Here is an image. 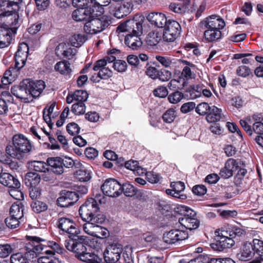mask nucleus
Returning a JSON list of instances; mask_svg holds the SVG:
<instances>
[{"mask_svg":"<svg viewBox=\"0 0 263 263\" xmlns=\"http://www.w3.org/2000/svg\"><path fill=\"white\" fill-rule=\"evenodd\" d=\"M27 240H30L26 243L25 252H18L11 255V263H29V261H33V259L38 257L39 254L47 248L45 245L41 243L45 240L37 236H26Z\"/></svg>","mask_w":263,"mask_h":263,"instance_id":"1","label":"nucleus"},{"mask_svg":"<svg viewBox=\"0 0 263 263\" xmlns=\"http://www.w3.org/2000/svg\"><path fill=\"white\" fill-rule=\"evenodd\" d=\"M216 242L211 245L212 248L216 251H222L224 249L231 248L238 241L237 237L245 234L242 229L233 226H229L226 230H221V232L216 231Z\"/></svg>","mask_w":263,"mask_h":263,"instance_id":"2","label":"nucleus"},{"mask_svg":"<svg viewBox=\"0 0 263 263\" xmlns=\"http://www.w3.org/2000/svg\"><path fill=\"white\" fill-rule=\"evenodd\" d=\"M30 141L22 134H16L12 143L6 147V152L12 158L21 160L26 157L32 149Z\"/></svg>","mask_w":263,"mask_h":263,"instance_id":"3","label":"nucleus"},{"mask_svg":"<svg viewBox=\"0 0 263 263\" xmlns=\"http://www.w3.org/2000/svg\"><path fill=\"white\" fill-rule=\"evenodd\" d=\"M15 18H11L10 16L4 17L0 23V48H3L9 46L11 43L13 36L16 34L20 27L19 16L14 15Z\"/></svg>","mask_w":263,"mask_h":263,"instance_id":"4","label":"nucleus"},{"mask_svg":"<svg viewBox=\"0 0 263 263\" xmlns=\"http://www.w3.org/2000/svg\"><path fill=\"white\" fill-rule=\"evenodd\" d=\"M105 197L103 195L97 194L94 198H87L79 210V215L84 221L90 222L93 216L99 212V203H105Z\"/></svg>","mask_w":263,"mask_h":263,"instance_id":"5","label":"nucleus"},{"mask_svg":"<svg viewBox=\"0 0 263 263\" xmlns=\"http://www.w3.org/2000/svg\"><path fill=\"white\" fill-rule=\"evenodd\" d=\"M241 259L249 260L255 256L256 258L263 261V240L254 238L251 242H245L240 251Z\"/></svg>","mask_w":263,"mask_h":263,"instance_id":"6","label":"nucleus"},{"mask_svg":"<svg viewBox=\"0 0 263 263\" xmlns=\"http://www.w3.org/2000/svg\"><path fill=\"white\" fill-rule=\"evenodd\" d=\"M176 212L182 215L178 221L186 229L195 230L199 227L200 220L197 218L196 211L188 206L181 205L177 208Z\"/></svg>","mask_w":263,"mask_h":263,"instance_id":"7","label":"nucleus"},{"mask_svg":"<svg viewBox=\"0 0 263 263\" xmlns=\"http://www.w3.org/2000/svg\"><path fill=\"white\" fill-rule=\"evenodd\" d=\"M97 15L89 18L84 25V31L87 34H96L100 33L108 27L111 24L108 16L103 15L97 17Z\"/></svg>","mask_w":263,"mask_h":263,"instance_id":"8","label":"nucleus"},{"mask_svg":"<svg viewBox=\"0 0 263 263\" xmlns=\"http://www.w3.org/2000/svg\"><path fill=\"white\" fill-rule=\"evenodd\" d=\"M144 21L145 17L143 15L136 14L133 18L121 23L117 27V31L120 32L143 33V24Z\"/></svg>","mask_w":263,"mask_h":263,"instance_id":"9","label":"nucleus"},{"mask_svg":"<svg viewBox=\"0 0 263 263\" xmlns=\"http://www.w3.org/2000/svg\"><path fill=\"white\" fill-rule=\"evenodd\" d=\"M55 226L59 229L61 234L64 235L68 238L76 236L75 235L81 233L79 226L72 219L62 217L59 218L55 223Z\"/></svg>","mask_w":263,"mask_h":263,"instance_id":"10","label":"nucleus"},{"mask_svg":"<svg viewBox=\"0 0 263 263\" xmlns=\"http://www.w3.org/2000/svg\"><path fill=\"white\" fill-rule=\"evenodd\" d=\"M75 235L76 236L70 237L65 241V246L68 250L76 253L77 257L78 255L87 251L88 241L84 236L80 234Z\"/></svg>","mask_w":263,"mask_h":263,"instance_id":"11","label":"nucleus"},{"mask_svg":"<svg viewBox=\"0 0 263 263\" xmlns=\"http://www.w3.org/2000/svg\"><path fill=\"white\" fill-rule=\"evenodd\" d=\"M22 2L23 0H0V21L4 17L10 16L13 20L15 14L19 16L18 12Z\"/></svg>","mask_w":263,"mask_h":263,"instance_id":"12","label":"nucleus"},{"mask_svg":"<svg viewBox=\"0 0 263 263\" xmlns=\"http://www.w3.org/2000/svg\"><path fill=\"white\" fill-rule=\"evenodd\" d=\"M163 28L162 39L167 42H174L179 36L181 31L179 23L172 19H168Z\"/></svg>","mask_w":263,"mask_h":263,"instance_id":"13","label":"nucleus"},{"mask_svg":"<svg viewBox=\"0 0 263 263\" xmlns=\"http://www.w3.org/2000/svg\"><path fill=\"white\" fill-rule=\"evenodd\" d=\"M121 184L116 179L108 178L101 186L104 195L108 197H117L121 194Z\"/></svg>","mask_w":263,"mask_h":263,"instance_id":"14","label":"nucleus"},{"mask_svg":"<svg viewBox=\"0 0 263 263\" xmlns=\"http://www.w3.org/2000/svg\"><path fill=\"white\" fill-rule=\"evenodd\" d=\"M240 159L229 158L225 162L224 166L220 170L219 175L224 179H229L232 177L240 167Z\"/></svg>","mask_w":263,"mask_h":263,"instance_id":"15","label":"nucleus"},{"mask_svg":"<svg viewBox=\"0 0 263 263\" xmlns=\"http://www.w3.org/2000/svg\"><path fill=\"white\" fill-rule=\"evenodd\" d=\"M77 9L72 13L73 19L77 22L87 21L89 18L97 15L93 8L90 7H77Z\"/></svg>","mask_w":263,"mask_h":263,"instance_id":"16","label":"nucleus"},{"mask_svg":"<svg viewBox=\"0 0 263 263\" xmlns=\"http://www.w3.org/2000/svg\"><path fill=\"white\" fill-rule=\"evenodd\" d=\"M41 180L46 182L48 184L49 181V174L40 175L36 173L29 172L25 175L24 179V183L28 188L37 186Z\"/></svg>","mask_w":263,"mask_h":263,"instance_id":"17","label":"nucleus"},{"mask_svg":"<svg viewBox=\"0 0 263 263\" xmlns=\"http://www.w3.org/2000/svg\"><path fill=\"white\" fill-rule=\"evenodd\" d=\"M188 233L184 230L173 229L163 234V239L167 244H174L176 242L187 239Z\"/></svg>","mask_w":263,"mask_h":263,"instance_id":"18","label":"nucleus"},{"mask_svg":"<svg viewBox=\"0 0 263 263\" xmlns=\"http://www.w3.org/2000/svg\"><path fill=\"white\" fill-rule=\"evenodd\" d=\"M23 83L24 87H28L29 95L35 98L40 96L46 86L45 82L41 80L33 81L27 79V81Z\"/></svg>","mask_w":263,"mask_h":263,"instance_id":"19","label":"nucleus"},{"mask_svg":"<svg viewBox=\"0 0 263 263\" xmlns=\"http://www.w3.org/2000/svg\"><path fill=\"white\" fill-rule=\"evenodd\" d=\"M0 183L11 189V191L21 192V183L18 179L10 173L3 172L0 175Z\"/></svg>","mask_w":263,"mask_h":263,"instance_id":"20","label":"nucleus"},{"mask_svg":"<svg viewBox=\"0 0 263 263\" xmlns=\"http://www.w3.org/2000/svg\"><path fill=\"white\" fill-rule=\"evenodd\" d=\"M61 196L57 199V205L62 208H67L73 205L78 201V196L72 191L63 190Z\"/></svg>","mask_w":263,"mask_h":263,"instance_id":"21","label":"nucleus"},{"mask_svg":"<svg viewBox=\"0 0 263 263\" xmlns=\"http://www.w3.org/2000/svg\"><path fill=\"white\" fill-rule=\"evenodd\" d=\"M206 29L221 30L226 26L224 21L217 15H212L201 22Z\"/></svg>","mask_w":263,"mask_h":263,"instance_id":"22","label":"nucleus"},{"mask_svg":"<svg viewBox=\"0 0 263 263\" xmlns=\"http://www.w3.org/2000/svg\"><path fill=\"white\" fill-rule=\"evenodd\" d=\"M133 6L132 0H124L115 7L113 10L114 16L117 18H121L127 15L131 12Z\"/></svg>","mask_w":263,"mask_h":263,"instance_id":"23","label":"nucleus"},{"mask_svg":"<svg viewBox=\"0 0 263 263\" xmlns=\"http://www.w3.org/2000/svg\"><path fill=\"white\" fill-rule=\"evenodd\" d=\"M28 57V51L26 52L18 50L16 52L14 59V65L12 64L9 67V72H17L22 68L25 65Z\"/></svg>","mask_w":263,"mask_h":263,"instance_id":"24","label":"nucleus"},{"mask_svg":"<svg viewBox=\"0 0 263 263\" xmlns=\"http://www.w3.org/2000/svg\"><path fill=\"white\" fill-rule=\"evenodd\" d=\"M146 18L152 25L159 28H163L168 20L166 15L161 12H151L147 15Z\"/></svg>","mask_w":263,"mask_h":263,"instance_id":"25","label":"nucleus"},{"mask_svg":"<svg viewBox=\"0 0 263 263\" xmlns=\"http://www.w3.org/2000/svg\"><path fill=\"white\" fill-rule=\"evenodd\" d=\"M142 33H129L125 35L124 43L125 45L133 50H137L142 45L140 36Z\"/></svg>","mask_w":263,"mask_h":263,"instance_id":"26","label":"nucleus"},{"mask_svg":"<svg viewBox=\"0 0 263 263\" xmlns=\"http://www.w3.org/2000/svg\"><path fill=\"white\" fill-rule=\"evenodd\" d=\"M89 96L87 91L84 90H76L74 91H69L66 97V102L71 103L73 101L76 102L85 103Z\"/></svg>","mask_w":263,"mask_h":263,"instance_id":"27","label":"nucleus"},{"mask_svg":"<svg viewBox=\"0 0 263 263\" xmlns=\"http://www.w3.org/2000/svg\"><path fill=\"white\" fill-rule=\"evenodd\" d=\"M121 194L123 193L126 197H134L135 199H141L142 193L141 191L138 190L134 185L129 183H125L121 184Z\"/></svg>","mask_w":263,"mask_h":263,"instance_id":"28","label":"nucleus"},{"mask_svg":"<svg viewBox=\"0 0 263 263\" xmlns=\"http://www.w3.org/2000/svg\"><path fill=\"white\" fill-rule=\"evenodd\" d=\"M70 65L68 61L63 60L55 64L54 69L55 71L58 73L65 77L70 78L72 73V70L70 67Z\"/></svg>","mask_w":263,"mask_h":263,"instance_id":"29","label":"nucleus"},{"mask_svg":"<svg viewBox=\"0 0 263 263\" xmlns=\"http://www.w3.org/2000/svg\"><path fill=\"white\" fill-rule=\"evenodd\" d=\"M224 116L222 109L213 105L205 117L206 120L209 123H216L220 121Z\"/></svg>","mask_w":263,"mask_h":263,"instance_id":"30","label":"nucleus"},{"mask_svg":"<svg viewBox=\"0 0 263 263\" xmlns=\"http://www.w3.org/2000/svg\"><path fill=\"white\" fill-rule=\"evenodd\" d=\"M30 132L34 138H37L41 144L47 148H49V143L47 142V139L49 140V132H46L43 133L41 130H37L34 126H32Z\"/></svg>","mask_w":263,"mask_h":263,"instance_id":"31","label":"nucleus"},{"mask_svg":"<svg viewBox=\"0 0 263 263\" xmlns=\"http://www.w3.org/2000/svg\"><path fill=\"white\" fill-rule=\"evenodd\" d=\"M63 158L61 157H50V173L57 175L64 173Z\"/></svg>","mask_w":263,"mask_h":263,"instance_id":"32","label":"nucleus"},{"mask_svg":"<svg viewBox=\"0 0 263 263\" xmlns=\"http://www.w3.org/2000/svg\"><path fill=\"white\" fill-rule=\"evenodd\" d=\"M25 81H27V79L23 80L18 86L12 87L11 89L12 94L16 98L21 99H26L27 97L29 95L28 87H26L23 86Z\"/></svg>","mask_w":263,"mask_h":263,"instance_id":"33","label":"nucleus"},{"mask_svg":"<svg viewBox=\"0 0 263 263\" xmlns=\"http://www.w3.org/2000/svg\"><path fill=\"white\" fill-rule=\"evenodd\" d=\"M222 38L220 30L206 29L204 32V39L206 43H213L219 41Z\"/></svg>","mask_w":263,"mask_h":263,"instance_id":"34","label":"nucleus"},{"mask_svg":"<svg viewBox=\"0 0 263 263\" xmlns=\"http://www.w3.org/2000/svg\"><path fill=\"white\" fill-rule=\"evenodd\" d=\"M77 258L86 263H104L102 258L94 253L84 252L78 255Z\"/></svg>","mask_w":263,"mask_h":263,"instance_id":"35","label":"nucleus"},{"mask_svg":"<svg viewBox=\"0 0 263 263\" xmlns=\"http://www.w3.org/2000/svg\"><path fill=\"white\" fill-rule=\"evenodd\" d=\"M49 30V22H45L39 24H32L28 28V32L31 35H34L41 31L43 34L47 33Z\"/></svg>","mask_w":263,"mask_h":263,"instance_id":"36","label":"nucleus"},{"mask_svg":"<svg viewBox=\"0 0 263 263\" xmlns=\"http://www.w3.org/2000/svg\"><path fill=\"white\" fill-rule=\"evenodd\" d=\"M31 168L35 172L46 174L49 171V157L46 159V162L41 161H34L30 164Z\"/></svg>","mask_w":263,"mask_h":263,"instance_id":"37","label":"nucleus"},{"mask_svg":"<svg viewBox=\"0 0 263 263\" xmlns=\"http://www.w3.org/2000/svg\"><path fill=\"white\" fill-rule=\"evenodd\" d=\"M94 231H90L91 236L99 239H105L108 238L110 233L107 229L104 227L96 224Z\"/></svg>","mask_w":263,"mask_h":263,"instance_id":"38","label":"nucleus"},{"mask_svg":"<svg viewBox=\"0 0 263 263\" xmlns=\"http://www.w3.org/2000/svg\"><path fill=\"white\" fill-rule=\"evenodd\" d=\"M24 205L22 202H15L10 207V215L21 219L24 216Z\"/></svg>","mask_w":263,"mask_h":263,"instance_id":"39","label":"nucleus"},{"mask_svg":"<svg viewBox=\"0 0 263 263\" xmlns=\"http://www.w3.org/2000/svg\"><path fill=\"white\" fill-rule=\"evenodd\" d=\"M124 166L126 168L136 172L139 175L144 173L143 168L139 165V162L136 160H130L125 161Z\"/></svg>","mask_w":263,"mask_h":263,"instance_id":"40","label":"nucleus"},{"mask_svg":"<svg viewBox=\"0 0 263 263\" xmlns=\"http://www.w3.org/2000/svg\"><path fill=\"white\" fill-rule=\"evenodd\" d=\"M120 254L112 253L111 251L105 250L103 253L104 261L106 263H116L120 258Z\"/></svg>","mask_w":263,"mask_h":263,"instance_id":"41","label":"nucleus"},{"mask_svg":"<svg viewBox=\"0 0 263 263\" xmlns=\"http://www.w3.org/2000/svg\"><path fill=\"white\" fill-rule=\"evenodd\" d=\"M247 170L243 167H240L237 171L234 177V183L237 186H240L247 174Z\"/></svg>","mask_w":263,"mask_h":263,"instance_id":"42","label":"nucleus"},{"mask_svg":"<svg viewBox=\"0 0 263 263\" xmlns=\"http://www.w3.org/2000/svg\"><path fill=\"white\" fill-rule=\"evenodd\" d=\"M76 178L80 181L86 182L89 181L91 178L90 172L87 170L80 169L75 173Z\"/></svg>","mask_w":263,"mask_h":263,"instance_id":"43","label":"nucleus"},{"mask_svg":"<svg viewBox=\"0 0 263 263\" xmlns=\"http://www.w3.org/2000/svg\"><path fill=\"white\" fill-rule=\"evenodd\" d=\"M49 55L46 52V54L42 61L41 66L39 69V72L42 75L49 73Z\"/></svg>","mask_w":263,"mask_h":263,"instance_id":"44","label":"nucleus"},{"mask_svg":"<svg viewBox=\"0 0 263 263\" xmlns=\"http://www.w3.org/2000/svg\"><path fill=\"white\" fill-rule=\"evenodd\" d=\"M31 206L32 210L37 213L45 211L48 208L46 203L37 200L32 201Z\"/></svg>","mask_w":263,"mask_h":263,"instance_id":"45","label":"nucleus"},{"mask_svg":"<svg viewBox=\"0 0 263 263\" xmlns=\"http://www.w3.org/2000/svg\"><path fill=\"white\" fill-rule=\"evenodd\" d=\"M182 63L186 66L182 69L181 76L186 79L191 78L192 71L190 67H194L195 65L190 62L184 60H182Z\"/></svg>","mask_w":263,"mask_h":263,"instance_id":"46","label":"nucleus"},{"mask_svg":"<svg viewBox=\"0 0 263 263\" xmlns=\"http://www.w3.org/2000/svg\"><path fill=\"white\" fill-rule=\"evenodd\" d=\"M66 252L65 249L58 243L53 241H50V257L54 255L55 253L63 255Z\"/></svg>","mask_w":263,"mask_h":263,"instance_id":"47","label":"nucleus"},{"mask_svg":"<svg viewBox=\"0 0 263 263\" xmlns=\"http://www.w3.org/2000/svg\"><path fill=\"white\" fill-rule=\"evenodd\" d=\"M86 110V105L85 103L76 102L71 106V111L75 115H83Z\"/></svg>","mask_w":263,"mask_h":263,"instance_id":"48","label":"nucleus"},{"mask_svg":"<svg viewBox=\"0 0 263 263\" xmlns=\"http://www.w3.org/2000/svg\"><path fill=\"white\" fill-rule=\"evenodd\" d=\"M184 98H185L184 94L178 90H176L168 95V100L170 103L176 104Z\"/></svg>","mask_w":263,"mask_h":263,"instance_id":"49","label":"nucleus"},{"mask_svg":"<svg viewBox=\"0 0 263 263\" xmlns=\"http://www.w3.org/2000/svg\"><path fill=\"white\" fill-rule=\"evenodd\" d=\"M110 3V0H90L89 6L93 8L97 13L101 6H107Z\"/></svg>","mask_w":263,"mask_h":263,"instance_id":"50","label":"nucleus"},{"mask_svg":"<svg viewBox=\"0 0 263 263\" xmlns=\"http://www.w3.org/2000/svg\"><path fill=\"white\" fill-rule=\"evenodd\" d=\"M211 107L206 102H202L199 103L196 107H195L196 112L200 115H206L209 113Z\"/></svg>","mask_w":263,"mask_h":263,"instance_id":"51","label":"nucleus"},{"mask_svg":"<svg viewBox=\"0 0 263 263\" xmlns=\"http://www.w3.org/2000/svg\"><path fill=\"white\" fill-rule=\"evenodd\" d=\"M163 121L167 123H171L174 121L176 118L175 110L173 108L167 109L162 115Z\"/></svg>","mask_w":263,"mask_h":263,"instance_id":"52","label":"nucleus"},{"mask_svg":"<svg viewBox=\"0 0 263 263\" xmlns=\"http://www.w3.org/2000/svg\"><path fill=\"white\" fill-rule=\"evenodd\" d=\"M20 218L17 217L11 216L7 217L5 220L6 226L11 229L17 228L20 224Z\"/></svg>","mask_w":263,"mask_h":263,"instance_id":"53","label":"nucleus"},{"mask_svg":"<svg viewBox=\"0 0 263 263\" xmlns=\"http://www.w3.org/2000/svg\"><path fill=\"white\" fill-rule=\"evenodd\" d=\"M170 186L174 190L175 193L178 196L180 195L181 192L184 190L185 187L184 183L181 181L172 182Z\"/></svg>","mask_w":263,"mask_h":263,"instance_id":"54","label":"nucleus"},{"mask_svg":"<svg viewBox=\"0 0 263 263\" xmlns=\"http://www.w3.org/2000/svg\"><path fill=\"white\" fill-rule=\"evenodd\" d=\"M80 126L75 122L69 123L66 125V130L71 136L78 135L80 133Z\"/></svg>","mask_w":263,"mask_h":263,"instance_id":"55","label":"nucleus"},{"mask_svg":"<svg viewBox=\"0 0 263 263\" xmlns=\"http://www.w3.org/2000/svg\"><path fill=\"white\" fill-rule=\"evenodd\" d=\"M193 193L198 196H202L207 192L206 187L203 184H196L192 187Z\"/></svg>","mask_w":263,"mask_h":263,"instance_id":"56","label":"nucleus"},{"mask_svg":"<svg viewBox=\"0 0 263 263\" xmlns=\"http://www.w3.org/2000/svg\"><path fill=\"white\" fill-rule=\"evenodd\" d=\"M252 138L256 135H263V123L261 121L255 122L252 125Z\"/></svg>","mask_w":263,"mask_h":263,"instance_id":"57","label":"nucleus"},{"mask_svg":"<svg viewBox=\"0 0 263 263\" xmlns=\"http://www.w3.org/2000/svg\"><path fill=\"white\" fill-rule=\"evenodd\" d=\"M184 96L185 98L190 99H195L201 97V95L199 91H195V88H192V86H191L186 89Z\"/></svg>","mask_w":263,"mask_h":263,"instance_id":"58","label":"nucleus"},{"mask_svg":"<svg viewBox=\"0 0 263 263\" xmlns=\"http://www.w3.org/2000/svg\"><path fill=\"white\" fill-rule=\"evenodd\" d=\"M251 73L250 68L247 66H239L236 69V74L238 76L242 78H246L248 77Z\"/></svg>","mask_w":263,"mask_h":263,"instance_id":"59","label":"nucleus"},{"mask_svg":"<svg viewBox=\"0 0 263 263\" xmlns=\"http://www.w3.org/2000/svg\"><path fill=\"white\" fill-rule=\"evenodd\" d=\"M112 67L117 71L122 72L126 70L127 64L123 60H118L114 63Z\"/></svg>","mask_w":263,"mask_h":263,"instance_id":"60","label":"nucleus"},{"mask_svg":"<svg viewBox=\"0 0 263 263\" xmlns=\"http://www.w3.org/2000/svg\"><path fill=\"white\" fill-rule=\"evenodd\" d=\"M153 93L156 97L163 98L168 95V90L166 87L160 86L154 90Z\"/></svg>","mask_w":263,"mask_h":263,"instance_id":"61","label":"nucleus"},{"mask_svg":"<svg viewBox=\"0 0 263 263\" xmlns=\"http://www.w3.org/2000/svg\"><path fill=\"white\" fill-rule=\"evenodd\" d=\"M12 251L11 246L9 244L0 245V257L5 258Z\"/></svg>","mask_w":263,"mask_h":263,"instance_id":"62","label":"nucleus"},{"mask_svg":"<svg viewBox=\"0 0 263 263\" xmlns=\"http://www.w3.org/2000/svg\"><path fill=\"white\" fill-rule=\"evenodd\" d=\"M105 250L111 251L112 253L121 254L123 251V246L119 243H113L108 245Z\"/></svg>","mask_w":263,"mask_h":263,"instance_id":"63","label":"nucleus"},{"mask_svg":"<svg viewBox=\"0 0 263 263\" xmlns=\"http://www.w3.org/2000/svg\"><path fill=\"white\" fill-rule=\"evenodd\" d=\"M159 75H158L157 79L160 81L164 82L168 81L172 77V73L168 70L165 69H161L159 70Z\"/></svg>","mask_w":263,"mask_h":263,"instance_id":"64","label":"nucleus"}]
</instances>
